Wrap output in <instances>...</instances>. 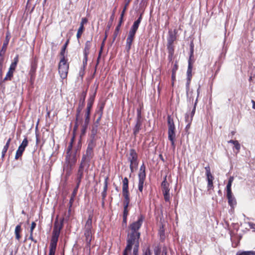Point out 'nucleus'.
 <instances>
[{"label":"nucleus","instance_id":"f257e3e1","mask_svg":"<svg viewBox=\"0 0 255 255\" xmlns=\"http://www.w3.org/2000/svg\"><path fill=\"white\" fill-rule=\"evenodd\" d=\"M145 217L142 214H140L136 221L130 224L128 227V232L127 239V246L123 252V255H128V253L131 251L132 246L136 244H139V239L140 237V233L139 230L140 229Z\"/></svg>","mask_w":255,"mask_h":255},{"label":"nucleus","instance_id":"f03ea898","mask_svg":"<svg viewBox=\"0 0 255 255\" xmlns=\"http://www.w3.org/2000/svg\"><path fill=\"white\" fill-rule=\"evenodd\" d=\"M93 215L90 214L83 228L84 238L85 242V248L89 252L91 250V241L94 238V231L92 227Z\"/></svg>","mask_w":255,"mask_h":255},{"label":"nucleus","instance_id":"7ed1b4c3","mask_svg":"<svg viewBox=\"0 0 255 255\" xmlns=\"http://www.w3.org/2000/svg\"><path fill=\"white\" fill-rule=\"evenodd\" d=\"M63 227V221L60 222L56 221L55 222L52 233V237L50 240L49 253L48 255H55L58 238Z\"/></svg>","mask_w":255,"mask_h":255},{"label":"nucleus","instance_id":"20e7f679","mask_svg":"<svg viewBox=\"0 0 255 255\" xmlns=\"http://www.w3.org/2000/svg\"><path fill=\"white\" fill-rule=\"evenodd\" d=\"M177 31L176 29H169L168 32L166 46L168 53V59L170 62L172 61L173 60L175 51L174 43L176 42L177 40Z\"/></svg>","mask_w":255,"mask_h":255},{"label":"nucleus","instance_id":"39448f33","mask_svg":"<svg viewBox=\"0 0 255 255\" xmlns=\"http://www.w3.org/2000/svg\"><path fill=\"white\" fill-rule=\"evenodd\" d=\"M142 19V14H141L138 19L135 20L129 31L127 40L126 49L128 52L131 47L132 43L134 39L136 32L138 28L140 23Z\"/></svg>","mask_w":255,"mask_h":255},{"label":"nucleus","instance_id":"423d86ee","mask_svg":"<svg viewBox=\"0 0 255 255\" xmlns=\"http://www.w3.org/2000/svg\"><path fill=\"white\" fill-rule=\"evenodd\" d=\"M122 194L124 198L123 202L124 212L123 216H127L128 214V207L130 203L129 192L128 190V180L125 177L122 182Z\"/></svg>","mask_w":255,"mask_h":255},{"label":"nucleus","instance_id":"0eeeda50","mask_svg":"<svg viewBox=\"0 0 255 255\" xmlns=\"http://www.w3.org/2000/svg\"><path fill=\"white\" fill-rule=\"evenodd\" d=\"M126 156L128 162L129 163L130 172L133 173L138 167L139 163L138 154L134 149L131 148L126 154Z\"/></svg>","mask_w":255,"mask_h":255},{"label":"nucleus","instance_id":"6e6552de","mask_svg":"<svg viewBox=\"0 0 255 255\" xmlns=\"http://www.w3.org/2000/svg\"><path fill=\"white\" fill-rule=\"evenodd\" d=\"M66 58H60V60L58 64V71L60 77L63 79H66L68 73L69 64L67 62Z\"/></svg>","mask_w":255,"mask_h":255},{"label":"nucleus","instance_id":"1a4fd4ad","mask_svg":"<svg viewBox=\"0 0 255 255\" xmlns=\"http://www.w3.org/2000/svg\"><path fill=\"white\" fill-rule=\"evenodd\" d=\"M142 124V119L141 117V112L140 109H137V117L136 119V124L133 128V133L134 136H136L141 129Z\"/></svg>","mask_w":255,"mask_h":255},{"label":"nucleus","instance_id":"9d476101","mask_svg":"<svg viewBox=\"0 0 255 255\" xmlns=\"http://www.w3.org/2000/svg\"><path fill=\"white\" fill-rule=\"evenodd\" d=\"M166 177V176L164 177V180L161 183V186L165 201H169L170 200L169 184L167 181Z\"/></svg>","mask_w":255,"mask_h":255},{"label":"nucleus","instance_id":"9b49d317","mask_svg":"<svg viewBox=\"0 0 255 255\" xmlns=\"http://www.w3.org/2000/svg\"><path fill=\"white\" fill-rule=\"evenodd\" d=\"M88 91V88L82 92L79 101V104L77 108L76 109V115H77V117L79 116V115H81V112L83 109V108L85 106V99L87 96V93Z\"/></svg>","mask_w":255,"mask_h":255},{"label":"nucleus","instance_id":"f8f14e48","mask_svg":"<svg viewBox=\"0 0 255 255\" xmlns=\"http://www.w3.org/2000/svg\"><path fill=\"white\" fill-rule=\"evenodd\" d=\"M205 169L206 170V180L208 182V190H213L214 188L213 180L214 177L211 172L210 167L209 165L206 166Z\"/></svg>","mask_w":255,"mask_h":255},{"label":"nucleus","instance_id":"ddd939ff","mask_svg":"<svg viewBox=\"0 0 255 255\" xmlns=\"http://www.w3.org/2000/svg\"><path fill=\"white\" fill-rule=\"evenodd\" d=\"M38 58L37 57H34L30 63V69L29 74L30 76V79H34L35 77V73L37 67Z\"/></svg>","mask_w":255,"mask_h":255},{"label":"nucleus","instance_id":"4468645a","mask_svg":"<svg viewBox=\"0 0 255 255\" xmlns=\"http://www.w3.org/2000/svg\"><path fill=\"white\" fill-rule=\"evenodd\" d=\"M96 94V91L95 92L93 95L90 96L89 98H88L87 107L85 110V113L84 115L90 117L91 111L95 101Z\"/></svg>","mask_w":255,"mask_h":255},{"label":"nucleus","instance_id":"2eb2a0df","mask_svg":"<svg viewBox=\"0 0 255 255\" xmlns=\"http://www.w3.org/2000/svg\"><path fill=\"white\" fill-rule=\"evenodd\" d=\"M190 51L189 56L188 59V67L187 70V82L186 84L187 87V92L188 93L189 91L190 83V77L191 76V43L190 45Z\"/></svg>","mask_w":255,"mask_h":255},{"label":"nucleus","instance_id":"dca6fc26","mask_svg":"<svg viewBox=\"0 0 255 255\" xmlns=\"http://www.w3.org/2000/svg\"><path fill=\"white\" fill-rule=\"evenodd\" d=\"M184 119L185 122L187 123V125L185 127V130L188 136L190 133V125L191 123V111H188L185 114Z\"/></svg>","mask_w":255,"mask_h":255},{"label":"nucleus","instance_id":"f3484780","mask_svg":"<svg viewBox=\"0 0 255 255\" xmlns=\"http://www.w3.org/2000/svg\"><path fill=\"white\" fill-rule=\"evenodd\" d=\"M10 39V34L7 32L5 36V39L3 43L2 48L0 51V56H4L5 53L6 51L7 47L8 44Z\"/></svg>","mask_w":255,"mask_h":255},{"label":"nucleus","instance_id":"a211bd4d","mask_svg":"<svg viewBox=\"0 0 255 255\" xmlns=\"http://www.w3.org/2000/svg\"><path fill=\"white\" fill-rule=\"evenodd\" d=\"M168 138L171 142L172 146L174 148L176 138L175 129H168Z\"/></svg>","mask_w":255,"mask_h":255},{"label":"nucleus","instance_id":"6ab92c4d","mask_svg":"<svg viewBox=\"0 0 255 255\" xmlns=\"http://www.w3.org/2000/svg\"><path fill=\"white\" fill-rule=\"evenodd\" d=\"M105 106V102H102L98 104L97 110L96 111V114L98 115V118L97 120V122L100 121L103 114V110Z\"/></svg>","mask_w":255,"mask_h":255},{"label":"nucleus","instance_id":"aec40b11","mask_svg":"<svg viewBox=\"0 0 255 255\" xmlns=\"http://www.w3.org/2000/svg\"><path fill=\"white\" fill-rule=\"evenodd\" d=\"M90 120V117L84 115V121L82 124L81 134L84 135L86 132Z\"/></svg>","mask_w":255,"mask_h":255},{"label":"nucleus","instance_id":"412c9836","mask_svg":"<svg viewBox=\"0 0 255 255\" xmlns=\"http://www.w3.org/2000/svg\"><path fill=\"white\" fill-rule=\"evenodd\" d=\"M80 185H76L75 188L74 189L73 192L71 195V197L70 199L69 203V211H70L71 210V208L72 206L73 203L74 201L75 198L77 194V192L78 190V189L79 188Z\"/></svg>","mask_w":255,"mask_h":255},{"label":"nucleus","instance_id":"4be33fe9","mask_svg":"<svg viewBox=\"0 0 255 255\" xmlns=\"http://www.w3.org/2000/svg\"><path fill=\"white\" fill-rule=\"evenodd\" d=\"M227 198L229 205L230 206L231 209H234L235 206L237 205V201L233 193L227 194Z\"/></svg>","mask_w":255,"mask_h":255},{"label":"nucleus","instance_id":"5701e85b","mask_svg":"<svg viewBox=\"0 0 255 255\" xmlns=\"http://www.w3.org/2000/svg\"><path fill=\"white\" fill-rule=\"evenodd\" d=\"M94 155L93 149L87 147L85 154H84L82 157H85V159L90 161Z\"/></svg>","mask_w":255,"mask_h":255},{"label":"nucleus","instance_id":"b1692460","mask_svg":"<svg viewBox=\"0 0 255 255\" xmlns=\"http://www.w3.org/2000/svg\"><path fill=\"white\" fill-rule=\"evenodd\" d=\"M84 122L83 121V119L82 118L81 115H79L78 117H77V115H76V119H75V122L73 128L74 131L76 130L79 125L83 124Z\"/></svg>","mask_w":255,"mask_h":255},{"label":"nucleus","instance_id":"393cba45","mask_svg":"<svg viewBox=\"0 0 255 255\" xmlns=\"http://www.w3.org/2000/svg\"><path fill=\"white\" fill-rule=\"evenodd\" d=\"M84 176V170L81 169L78 170V172L76 174V185H80L82 179Z\"/></svg>","mask_w":255,"mask_h":255},{"label":"nucleus","instance_id":"a878e982","mask_svg":"<svg viewBox=\"0 0 255 255\" xmlns=\"http://www.w3.org/2000/svg\"><path fill=\"white\" fill-rule=\"evenodd\" d=\"M92 39L90 40H88L86 42L85 44L84 49L83 50V54L88 55L90 53V50L92 46Z\"/></svg>","mask_w":255,"mask_h":255},{"label":"nucleus","instance_id":"bb28decb","mask_svg":"<svg viewBox=\"0 0 255 255\" xmlns=\"http://www.w3.org/2000/svg\"><path fill=\"white\" fill-rule=\"evenodd\" d=\"M145 178L146 177L138 176V189L139 192L141 193H142L143 191V184L145 180Z\"/></svg>","mask_w":255,"mask_h":255},{"label":"nucleus","instance_id":"cd10ccee","mask_svg":"<svg viewBox=\"0 0 255 255\" xmlns=\"http://www.w3.org/2000/svg\"><path fill=\"white\" fill-rule=\"evenodd\" d=\"M21 224L17 225L15 228L14 233L15 235V239L19 241L21 238L20 233L21 232Z\"/></svg>","mask_w":255,"mask_h":255},{"label":"nucleus","instance_id":"c85d7f7f","mask_svg":"<svg viewBox=\"0 0 255 255\" xmlns=\"http://www.w3.org/2000/svg\"><path fill=\"white\" fill-rule=\"evenodd\" d=\"M167 125L168 129H175V126L173 119L170 115H168L167 116Z\"/></svg>","mask_w":255,"mask_h":255},{"label":"nucleus","instance_id":"c756f323","mask_svg":"<svg viewBox=\"0 0 255 255\" xmlns=\"http://www.w3.org/2000/svg\"><path fill=\"white\" fill-rule=\"evenodd\" d=\"M234 180V177L231 176L228 180V184L227 185V194L232 193L231 186L232 182Z\"/></svg>","mask_w":255,"mask_h":255},{"label":"nucleus","instance_id":"7c9ffc66","mask_svg":"<svg viewBox=\"0 0 255 255\" xmlns=\"http://www.w3.org/2000/svg\"><path fill=\"white\" fill-rule=\"evenodd\" d=\"M69 39H67V40L66 41V42H65V43L64 44L62 48H61V51L60 52V58H63V57L66 58V57L65 56V53L66 49L67 47V46L69 44Z\"/></svg>","mask_w":255,"mask_h":255},{"label":"nucleus","instance_id":"2f4dec72","mask_svg":"<svg viewBox=\"0 0 255 255\" xmlns=\"http://www.w3.org/2000/svg\"><path fill=\"white\" fill-rule=\"evenodd\" d=\"M97 137H90V139L88 142V147L94 149L96 145Z\"/></svg>","mask_w":255,"mask_h":255},{"label":"nucleus","instance_id":"473e14b6","mask_svg":"<svg viewBox=\"0 0 255 255\" xmlns=\"http://www.w3.org/2000/svg\"><path fill=\"white\" fill-rule=\"evenodd\" d=\"M146 167L144 163L140 166L138 174V176L146 177Z\"/></svg>","mask_w":255,"mask_h":255},{"label":"nucleus","instance_id":"72a5a7b5","mask_svg":"<svg viewBox=\"0 0 255 255\" xmlns=\"http://www.w3.org/2000/svg\"><path fill=\"white\" fill-rule=\"evenodd\" d=\"M73 144L72 143H70L67 148V155H66V160L68 161L69 163L70 162V158H71V151L72 149Z\"/></svg>","mask_w":255,"mask_h":255},{"label":"nucleus","instance_id":"f704fd0d","mask_svg":"<svg viewBox=\"0 0 255 255\" xmlns=\"http://www.w3.org/2000/svg\"><path fill=\"white\" fill-rule=\"evenodd\" d=\"M13 73H14L13 71L8 69V71L7 73H6L5 77L2 81V82H4L5 81H6L7 80H11L12 78L13 77Z\"/></svg>","mask_w":255,"mask_h":255},{"label":"nucleus","instance_id":"c9c22d12","mask_svg":"<svg viewBox=\"0 0 255 255\" xmlns=\"http://www.w3.org/2000/svg\"><path fill=\"white\" fill-rule=\"evenodd\" d=\"M122 23L123 22L122 20H119V23L116 26L114 33V39H115V38L117 37Z\"/></svg>","mask_w":255,"mask_h":255},{"label":"nucleus","instance_id":"e433bc0d","mask_svg":"<svg viewBox=\"0 0 255 255\" xmlns=\"http://www.w3.org/2000/svg\"><path fill=\"white\" fill-rule=\"evenodd\" d=\"M236 255H255V251H249L238 252L236 254Z\"/></svg>","mask_w":255,"mask_h":255},{"label":"nucleus","instance_id":"4c0bfd02","mask_svg":"<svg viewBox=\"0 0 255 255\" xmlns=\"http://www.w3.org/2000/svg\"><path fill=\"white\" fill-rule=\"evenodd\" d=\"M28 141L27 138V137H25L18 147L23 150H25V148L28 145Z\"/></svg>","mask_w":255,"mask_h":255},{"label":"nucleus","instance_id":"58836bf2","mask_svg":"<svg viewBox=\"0 0 255 255\" xmlns=\"http://www.w3.org/2000/svg\"><path fill=\"white\" fill-rule=\"evenodd\" d=\"M89 161H90L89 160H88L87 159H85V157H82L81 161V163H80V166H79L78 169L84 170L86 163L89 162Z\"/></svg>","mask_w":255,"mask_h":255},{"label":"nucleus","instance_id":"ea45409f","mask_svg":"<svg viewBox=\"0 0 255 255\" xmlns=\"http://www.w3.org/2000/svg\"><path fill=\"white\" fill-rule=\"evenodd\" d=\"M4 58L3 56H0V79L2 78V67L4 63Z\"/></svg>","mask_w":255,"mask_h":255},{"label":"nucleus","instance_id":"a19ab883","mask_svg":"<svg viewBox=\"0 0 255 255\" xmlns=\"http://www.w3.org/2000/svg\"><path fill=\"white\" fill-rule=\"evenodd\" d=\"M24 150L20 149V148H18L16 152V154H15V159L16 160H17L18 159H19L20 157H21V156L22 155V154L23 153Z\"/></svg>","mask_w":255,"mask_h":255},{"label":"nucleus","instance_id":"79ce46f5","mask_svg":"<svg viewBox=\"0 0 255 255\" xmlns=\"http://www.w3.org/2000/svg\"><path fill=\"white\" fill-rule=\"evenodd\" d=\"M98 126H93L91 130V134L90 137H96L97 133Z\"/></svg>","mask_w":255,"mask_h":255},{"label":"nucleus","instance_id":"37998d69","mask_svg":"<svg viewBox=\"0 0 255 255\" xmlns=\"http://www.w3.org/2000/svg\"><path fill=\"white\" fill-rule=\"evenodd\" d=\"M108 180H109V177H106L104 180L103 191L107 192L108 186Z\"/></svg>","mask_w":255,"mask_h":255},{"label":"nucleus","instance_id":"c03bdc74","mask_svg":"<svg viewBox=\"0 0 255 255\" xmlns=\"http://www.w3.org/2000/svg\"><path fill=\"white\" fill-rule=\"evenodd\" d=\"M11 140V138H9L8 139V140L6 141V144H5V145L3 147V149H2L3 150H5V151H7V150H8V149L9 148V146Z\"/></svg>","mask_w":255,"mask_h":255},{"label":"nucleus","instance_id":"a18cd8bd","mask_svg":"<svg viewBox=\"0 0 255 255\" xmlns=\"http://www.w3.org/2000/svg\"><path fill=\"white\" fill-rule=\"evenodd\" d=\"M104 46H105V42L103 41L102 44H101V47H100V51H99V55H98V62L99 61V59L101 57V56L102 53L103 52Z\"/></svg>","mask_w":255,"mask_h":255},{"label":"nucleus","instance_id":"49530a36","mask_svg":"<svg viewBox=\"0 0 255 255\" xmlns=\"http://www.w3.org/2000/svg\"><path fill=\"white\" fill-rule=\"evenodd\" d=\"M161 253V249L159 246H156L154 249V253L155 255H159Z\"/></svg>","mask_w":255,"mask_h":255},{"label":"nucleus","instance_id":"de8ad7c7","mask_svg":"<svg viewBox=\"0 0 255 255\" xmlns=\"http://www.w3.org/2000/svg\"><path fill=\"white\" fill-rule=\"evenodd\" d=\"M152 253L150 250V247H147L144 251H143V255H151Z\"/></svg>","mask_w":255,"mask_h":255},{"label":"nucleus","instance_id":"09e8293b","mask_svg":"<svg viewBox=\"0 0 255 255\" xmlns=\"http://www.w3.org/2000/svg\"><path fill=\"white\" fill-rule=\"evenodd\" d=\"M139 244H136L135 247L133 248V253L132 255H138V251L139 248Z\"/></svg>","mask_w":255,"mask_h":255},{"label":"nucleus","instance_id":"8fccbe9b","mask_svg":"<svg viewBox=\"0 0 255 255\" xmlns=\"http://www.w3.org/2000/svg\"><path fill=\"white\" fill-rule=\"evenodd\" d=\"M234 145V147L237 150V153H238L240 151V150L241 148L240 144L239 143V141H237V142H236V143H235Z\"/></svg>","mask_w":255,"mask_h":255},{"label":"nucleus","instance_id":"3c124183","mask_svg":"<svg viewBox=\"0 0 255 255\" xmlns=\"http://www.w3.org/2000/svg\"><path fill=\"white\" fill-rule=\"evenodd\" d=\"M16 66H17V64H15V63H13L12 62L10 65V67L9 68V69L10 70H11L13 72H14L15 70V68L16 67Z\"/></svg>","mask_w":255,"mask_h":255},{"label":"nucleus","instance_id":"603ef678","mask_svg":"<svg viewBox=\"0 0 255 255\" xmlns=\"http://www.w3.org/2000/svg\"><path fill=\"white\" fill-rule=\"evenodd\" d=\"M88 55H84V59L83 60V65L84 67H86L87 65Z\"/></svg>","mask_w":255,"mask_h":255},{"label":"nucleus","instance_id":"864d4df0","mask_svg":"<svg viewBox=\"0 0 255 255\" xmlns=\"http://www.w3.org/2000/svg\"><path fill=\"white\" fill-rule=\"evenodd\" d=\"M88 22V19L86 17H83L80 22V25L84 26V24Z\"/></svg>","mask_w":255,"mask_h":255},{"label":"nucleus","instance_id":"5fc2aeb1","mask_svg":"<svg viewBox=\"0 0 255 255\" xmlns=\"http://www.w3.org/2000/svg\"><path fill=\"white\" fill-rule=\"evenodd\" d=\"M36 223L34 222H32L31 223V227H30V233H33V230L35 229V228L36 227Z\"/></svg>","mask_w":255,"mask_h":255},{"label":"nucleus","instance_id":"6e6d98bb","mask_svg":"<svg viewBox=\"0 0 255 255\" xmlns=\"http://www.w3.org/2000/svg\"><path fill=\"white\" fill-rule=\"evenodd\" d=\"M131 0H125V6H124V7L123 10H124L125 11H126V10L127 9V7L128 6V5H129L130 2L131 1Z\"/></svg>","mask_w":255,"mask_h":255},{"label":"nucleus","instance_id":"4d7b16f0","mask_svg":"<svg viewBox=\"0 0 255 255\" xmlns=\"http://www.w3.org/2000/svg\"><path fill=\"white\" fill-rule=\"evenodd\" d=\"M107 192L106 191H102V200H105L106 199V198L107 197Z\"/></svg>","mask_w":255,"mask_h":255},{"label":"nucleus","instance_id":"13d9d810","mask_svg":"<svg viewBox=\"0 0 255 255\" xmlns=\"http://www.w3.org/2000/svg\"><path fill=\"white\" fill-rule=\"evenodd\" d=\"M177 69H178V65H177V64L176 63H175L173 66V67L172 68V72L176 73V71L177 70Z\"/></svg>","mask_w":255,"mask_h":255},{"label":"nucleus","instance_id":"bf43d9fd","mask_svg":"<svg viewBox=\"0 0 255 255\" xmlns=\"http://www.w3.org/2000/svg\"><path fill=\"white\" fill-rule=\"evenodd\" d=\"M85 30V27L83 26L80 25L78 29V32L83 33Z\"/></svg>","mask_w":255,"mask_h":255},{"label":"nucleus","instance_id":"052dcab7","mask_svg":"<svg viewBox=\"0 0 255 255\" xmlns=\"http://www.w3.org/2000/svg\"><path fill=\"white\" fill-rule=\"evenodd\" d=\"M18 61H19V56H18V55H16V56L14 58L12 62L15 63V64H17Z\"/></svg>","mask_w":255,"mask_h":255},{"label":"nucleus","instance_id":"680f3d73","mask_svg":"<svg viewBox=\"0 0 255 255\" xmlns=\"http://www.w3.org/2000/svg\"><path fill=\"white\" fill-rule=\"evenodd\" d=\"M116 9V7L114 9V10L113 11V13L110 17V21H111V22H112L114 20Z\"/></svg>","mask_w":255,"mask_h":255},{"label":"nucleus","instance_id":"e2e57ef3","mask_svg":"<svg viewBox=\"0 0 255 255\" xmlns=\"http://www.w3.org/2000/svg\"><path fill=\"white\" fill-rule=\"evenodd\" d=\"M29 239L31 241H32V242H33L35 243H37V241L36 240H35L33 238V233H30V236H29Z\"/></svg>","mask_w":255,"mask_h":255},{"label":"nucleus","instance_id":"0e129e2a","mask_svg":"<svg viewBox=\"0 0 255 255\" xmlns=\"http://www.w3.org/2000/svg\"><path fill=\"white\" fill-rule=\"evenodd\" d=\"M125 12H126V11H125L124 10H122V13L121 14V16H120V20H122L123 21V17H124V14L125 13Z\"/></svg>","mask_w":255,"mask_h":255},{"label":"nucleus","instance_id":"69168bd1","mask_svg":"<svg viewBox=\"0 0 255 255\" xmlns=\"http://www.w3.org/2000/svg\"><path fill=\"white\" fill-rule=\"evenodd\" d=\"M249 226L251 229H253L255 231V224L251 223L249 224Z\"/></svg>","mask_w":255,"mask_h":255},{"label":"nucleus","instance_id":"338daca9","mask_svg":"<svg viewBox=\"0 0 255 255\" xmlns=\"http://www.w3.org/2000/svg\"><path fill=\"white\" fill-rule=\"evenodd\" d=\"M123 223L125 225L127 223V216H123Z\"/></svg>","mask_w":255,"mask_h":255},{"label":"nucleus","instance_id":"774afa93","mask_svg":"<svg viewBox=\"0 0 255 255\" xmlns=\"http://www.w3.org/2000/svg\"><path fill=\"white\" fill-rule=\"evenodd\" d=\"M6 152H7V151L4 150L3 149L2 150V152H1V158H3L4 157Z\"/></svg>","mask_w":255,"mask_h":255}]
</instances>
